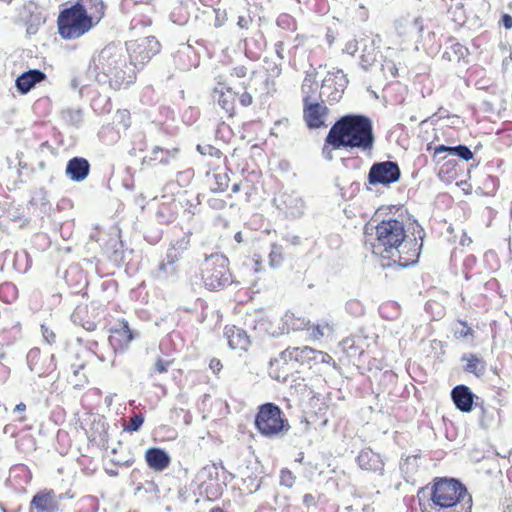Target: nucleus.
Returning <instances> with one entry per match:
<instances>
[{
	"label": "nucleus",
	"instance_id": "23",
	"mask_svg": "<svg viewBox=\"0 0 512 512\" xmlns=\"http://www.w3.org/2000/svg\"><path fill=\"white\" fill-rule=\"evenodd\" d=\"M224 335L227 338L231 349L245 351L250 345V339L246 331L236 326H226Z\"/></svg>",
	"mask_w": 512,
	"mask_h": 512
},
{
	"label": "nucleus",
	"instance_id": "34",
	"mask_svg": "<svg viewBox=\"0 0 512 512\" xmlns=\"http://www.w3.org/2000/svg\"><path fill=\"white\" fill-rule=\"evenodd\" d=\"M176 273L177 266L163 260L155 271V276L159 280H167L168 278L175 276Z\"/></svg>",
	"mask_w": 512,
	"mask_h": 512
},
{
	"label": "nucleus",
	"instance_id": "4",
	"mask_svg": "<svg viewBox=\"0 0 512 512\" xmlns=\"http://www.w3.org/2000/svg\"><path fill=\"white\" fill-rule=\"evenodd\" d=\"M431 503L422 512H469L472 497L457 479H439L431 490Z\"/></svg>",
	"mask_w": 512,
	"mask_h": 512
},
{
	"label": "nucleus",
	"instance_id": "37",
	"mask_svg": "<svg viewBox=\"0 0 512 512\" xmlns=\"http://www.w3.org/2000/svg\"><path fill=\"white\" fill-rule=\"evenodd\" d=\"M61 117L65 122L75 126L79 125L82 122V112L80 109H64L61 112Z\"/></svg>",
	"mask_w": 512,
	"mask_h": 512
},
{
	"label": "nucleus",
	"instance_id": "59",
	"mask_svg": "<svg viewBox=\"0 0 512 512\" xmlns=\"http://www.w3.org/2000/svg\"><path fill=\"white\" fill-rule=\"evenodd\" d=\"M303 503L306 507L315 506L316 499L312 494L307 493L303 496Z\"/></svg>",
	"mask_w": 512,
	"mask_h": 512
},
{
	"label": "nucleus",
	"instance_id": "54",
	"mask_svg": "<svg viewBox=\"0 0 512 512\" xmlns=\"http://www.w3.org/2000/svg\"><path fill=\"white\" fill-rule=\"evenodd\" d=\"M231 75L237 78H244L247 75V68L243 65L236 66L233 68Z\"/></svg>",
	"mask_w": 512,
	"mask_h": 512
},
{
	"label": "nucleus",
	"instance_id": "2",
	"mask_svg": "<svg viewBox=\"0 0 512 512\" xmlns=\"http://www.w3.org/2000/svg\"><path fill=\"white\" fill-rule=\"evenodd\" d=\"M89 72L94 73L98 83H108L114 90L127 88L136 80V71L128 60L127 51L115 44H109L100 51Z\"/></svg>",
	"mask_w": 512,
	"mask_h": 512
},
{
	"label": "nucleus",
	"instance_id": "12",
	"mask_svg": "<svg viewBox=\"0 0 512 512\" xmlns=\"http://www.w3.org/2000/svg\"><path fill=\"white\" fill-rule=\"evenodd\" d=\"M276 208L286 218H301L306 210V203L303 197L296 191H284L273 199Z\"/></svg>",
	"mask_w": 512,
	"mask_h": 512
},
{
	"label": "nucleus",
	"instance_id": "13",
	"mask_svg": "<svg viewBox=\"0 0 512 512\" xmlns=\"http://www.w3.org/2000/svg\"><path fill=\"white\" fill-rule=\"evenodd\" d=\"M27 364L31 372L38 377L51 374L56 369L54 355L42 356L38 348L31 349L27 354Z\"/></svg>",
	"mask_w": 512,
	"mask_h": 512
},
{
	"label": "nucleus",
	"instance_id": "19",
	"mask_svg": "<svg viewBox=\"0 0 512 512\" xmlns=\"http://www.w3.org/2000/svg\"><path fill=\"white\" fill-rule=\"evenodd\" d=\"M433 150V161L437 163L445 160L447 155L457 156L464 161H469L474 156L470 148L463 144L457 146L438 145Z\"/></svg>",
	"mask_w": 512,
	"mask_h": 512
},
{
	"label": "nucleus",
	"instance_id": "30",
	"mask_svg": "<svg viewBox=\"0 0 512 512\" xmlns=\"http://www.w3.org/2000/svg\"><path fill=\"white\" fill-rule=\"evenodd\" d=\"M461 361H465L464 371L467 373L474 374L476 377H481L486 372V362L479 358L476 354L469 353L464 354L461 357Z\"/></svg>",
	"mask_w": 512,
	"mask_h": 512
},
{
	"label": "nucleus",
	"instance_id": "45",
	"mask_svg": "<svg viewBox=\"0 0 512 512\" xmlns=\"http://www.w3.org/2000/svg\"><path fill=\"white\" fill-rule=\"evenodd\" d=\"M197 150L202 154V155H209L211 157H216V158H219L220 157V154H221V151L217 148H215L214 146L212 145H198L197 146Z\"/></svg>",
	"mask_w": 512,
	"mask_h": 512
},
{
	"label": "nucleus",
	"instance_id": "52",
	"mask_svg": "<svg viewBox=\"0 0 512 512\" xmlns=\"http://www.w3.org/2000/svg\"><path fill=\"white\" fill-rule=\"evenodd\" d=\"M332 150H335L331 144H328L326 141L324 143V146L322 148V155L323 157L328 160V161H331L333 160V153H332Z\"/></svg>",
	"mask_w": 512,
	"mask_h": 512
},
{
	"label": "nucleus",
	"instance_id": "14",
	"mask_svg": "<svg viewBox=\"0 0 512 512\" xmlns=\"http://www.w3.org/2000/svg\"><path fill=\"white\" fill-rule=\"evenodd\" d=\"M61 499L62 496L57 497L53 490L40 491L33 496L29 512H58Z\"/></svg>",
	"mask_w": 512,
	"mask_h": 512
},
{
	"label": "nucleus",
	"instance_id": "48",
	"mask_svg": "<svg viewBox=\"0 0 512 512\" xmlns=\"http://www.w3.org/2000/svg\"><path fill=\"white\" fill-rule=\"evenodd\" d=\"M343 350L346 351L349 356H355L357 354V349L354 347L353 339H345L341 343Z\"/></svg>",
	"mask_w": 512,
	"mask_h": 512
},
{
	"label": "nucleus",
	"instance_id": "41",
	"mask_svg": "<svg viewBox=\"0 0 512 512\" xmlns=\"http://www.w3.org/2000/svg\"><path fill=\"white\" fill-rule=\"evenodd\" d=\"M456 165L457 162L455 160H448L440 167L439 176L442 177L443 174H448L449 178H454L456 176Z\"/></svg>",
	"mask_w": 512,
	"mask_h": 512
},
{
	"label": "nucleus",
	"instance_id": "7",
	"mask_svg": "<svg viewBox=\"0 0 512 512\" xmlns=\"http://www.w3.org/2000/svg\"><path fill=\"white\" fill-rule=\"evenodd\" d=\"M228 259L219 254H212L202 264V280L209 290H218L232 282L227 266Z\"/></svg>",
	"mask_w": 512,
	"mask_h": 512
},
{
	"label": "nucleus",
	"instance_id": "15",
	"mask_svg": "<svg viewBox=\"0 0 512 512\" xmlns=\"http://www.w3.org/2000/svg\"><path fill=\"white\" fill-rule=\"evenodd\" d=\"M328 108L317 100L303 105V119L309 129H318L325 127V117L328 114Z\"/></svg>",
	"mask_w": 512,
	"mask_h": 512
},
{
	"label": "nucleus",
	"instance_id": "43",
	"mask_svg": "<svg viewBox=\"0 0 512 512\" xmlns=\"http://www.w3.org/2000/svg\"><path fill=\"white\" fill-rule=\"evenodd\" d=\"M319 363L329 364V365H332L334 368L337 367L336 362L333 360V358L328 353L316 350L315 365H317Z\"/></svg>",
	"mask_w": 512,
	"mask_h": 512
},
{
	"label": "nucleus",
	"instance_id": "25",
	"mask_svg": "<svg viewBox=\"0 0 512 512\" xmlns=\"http://www.w3.org/2000/svg\"><path fill=\"white\" fill-rule=\"evenodd\" d=\"M487 8L485 0H471L463 5L466 21L471 25L478 24Z\"/></svg>",
	"mask_w": 512,
	"mask_h": 512
},
{
	"label": "nucleus",
	"instance_id": "28",
	"mask_svg": "<svg viewBox=\"0 0 512 512\" xmlns=\"http://www.w3.org/2000/svg\"><path fill=\"white\" fill-rule=\"evenodd\" d=\"M235 97L236 95L231 88H227L226 91L215 89L213 94L214 100L229 116L234 114Z\"/></svg>",
	"mask_w": 512,
	"mask_h": 512
},
{
	"label": "nucleus",
	"instance_id": "20",
	"mask_svg": "<svg viewBox=\"0 0 512 512\" xmlns=\"http://www.w3.org/2000/svg\"><path fill=\"white\" fill-rule=\"evenodd\" d=\"M90 169L87 159L75 156L67 162L65 174L73 182H82L88 177Z\"/></svg>",
	"mask_w": 512,
	"mask_h": 512
},
{
	"label": "nucleus",
	"instance_id": "9",
	"mask_svg": "<svg viewBox=\"0 0 512 512\" xmlns=\"http://www.w3.org/2000/svg\"><path fill=\"white\" fill-rule=\"evenodd\" d=\"M348 78L343 70L335 69L329 71L322 81L319 96L322 102H328L330 105L338 103L348 85Z\"/></svg>",
	"mask_w": 512,
	"mask_h": 512
},
{
	"label": "nucleus",
	"instance_id": "35",
	"mask_svg": "<svg viewBox=\"0 0 512 512\" xmlns=\"http://www.w3.org/2000/svg\"><path fill=\"white\" fill-rule=\"evenodd\" d=\"M453 335L457 339H463L473 336L472 328L467 324V322L458 320L452 328Z\"/></svg>",
	"mask_w": 512,
	"mask_h": 512
},
{
	"label": "nucleus",
	"instance_id": "38",
	"mask_svg": "<svg viewBox=\"0 0 512 512\" xmlns=\"http://www.w3.org/2000/svg\"><path fill=\"white\" fill-rule=\"evenodd\" d=\"M214 185H211V191L213 192H224L229 185V177L226 173H215L213 174Z\"/></svg>",
	"mask_w": 512,
	"mask_h": 512
},
{
	"label": "nucleus",
	"instance_id": "42",
	"mask_svg": "<svg viewBox=\"0 0 512 512\" xmlns=\"http://www.w3.org/2000/svg\"><path fill=\"white\" fill-rule=\"evenodd\" d=\"M295 475L288 469H283L280 475V485L291 488L295 483Z\"/></svg>",
	"mask_w": 512,
	"mask_h": 512
},
{
	"label": "nucleus",
	"instance_id": "6",
	"mask_svg": "<svg viewBox=\"0 0 512 512\" xmlns=\"http://www.w3.org/2000/svg\"><path fill=\"white\" fill-rule=\"evenodd\" d=\"M91 18L82 7L74 3L60 11L57 19L58 33L66 40L78 39L96 26Z\"/></svg>",
	"mask_w": 512,
	"mask_h": 512
},
{
	"label": "nucleus",
	"instance_id": "24",
	"mask_svg": "<svg viewBox=\"0 0 512 512\" xmlns=\"http://www.w3.org/2000/svg\"><path fill=\"white\" fill-rule=\"evenodd\" d=\"M361 44L360 66L363 70H368L377 61L379 51L374 39L362 40Z\"/></svg>",
	"mask_w": 512,
	"mask_h": 512
},
{
	"label": "nucleus",
	"instance_id": "51",
	"mask_svg": "<svg viewBox=\"0 0 512 512\" xmlns=\"http://www.w3.org/2000/svg\"><path fill=\"white\" fill-rule=\"evenodd\" d=\"M208 204L211 208L217 209V210L223 209L226 206V202L224 200L218 199V198L209 199Z\"/></svg>",
	"mask_w": 512,
	"mask_h": 512
},
{
	"label": "nucleus",
	"instance_id": "21",
	"mask_svg": "<svg viewBox=\"0 0 512 512\" xmlns=\"http://www.w3.org/2000/svg\"><path fill=\"white\" fill-rule=\"evenodd\" d=\"M46 74L39 69H30L16 78L15 86L20 94H27L36 84L45 80Z\"/></svg>",
	"mask_w": 512,
	"mask_h": 512
},
{
	"label": "nucleus",
	"instance_id": "31",
	"mask_svg": "<svg viewBox=\"0 0 512 512\" xmlns=\"http://www.w3.org/2000/svg\"><path fill=\"white\" fill-rule=\"evenodd\" d=\"M294 362L308 366L309 368H312L315 366V352L316 349H313L309 346H302V347H294Z\"/></svg>",
	"mask_w": 512,
	"mask_h": 512
},
{
	"label": "nucleus",
	"instance_id": "36",
	"mask_svg": "<svg viewBox=\"0 0 512 512\" xmlns=\"http://www.w3.org/2000/svg\"><path fill=\"white\" fill-rule=\"evenodd\" d=\"M268 259L270 267L278 268L282 264L284 259L282 246L277 244H271Z\"/></svg>",
	"mask_w": 512,
	"mask_h": 512
},
{
	"label": "nucleus",
	"instance_id": "61",
	"mask_svg": "<svg viewBox=\"0 0 512 512\" xmlns=\"http://www.w3.org/2000/svg\"><path fill=\"white\" fill-rule=\"evenodd\" d=\"M275 50H276V54L279 58L283 59L284 58V55H283V51H284V43L282 41H279L275 44Z\"/></svg>",
	"mask_w": 512,
	"mask_h": 512
},
{
	"label": "nucleus",
	"instance_id": "62",
	"mask_svg": "<svg viewBox=\"0 0 512 512\" xmlns=\"http://www.w3.org/2000/svg\"><path fill=\"white\" fill-rule=\"evenodd\" d=\"M356 310L357 309H360V305H359V302L358 301H349L347 304H346V309L347 310Z\"/></svg>",
	"mask_w": 512,
	"mask_h": 512
},
{
	"label": "nucleus",
	"instance_id": "18",
	"mask_svg": "<svg viewBox=\"0 0 512 512\" xmlns=\"http://www.w3.org/2000/svg\"><path fill=\"white\" fill-rule=\"evenodd\" d=\"M356 462L362 470L383 474L384 460L380 454L370 448L362 449L356 458Z\"/></svg>",
	"mask_w": 512,
	"mask_h": 512
},
{
	"label": "nucleus",
	"instance_id": "17",
	"mask_svg": "<svg viewBox=\"0 0 512 512\" xmlns=\"http://www.w3.org/2000/svg\"><path fill=\"white\" fill-rule=\"evenodd\" d=\"M475 397L471 389L463 384L455 386L451 391L453 404L463 413H469L473 410Z\"/></svg>",
	"mask_w": 512,
	"mask_h": 512
},
{
	"label": "nucleus",
	"instance_id": "47",
	"mask_svg": "<svg viewBox=\"0 0 512 512\" xmlns=\"http://www.w3.org/2000/svg\"><path fill=\"white\" fill-rule=\"evenodd\" d=\"M277 25L283 29H294V19L288 14H281L277 18Z\"/></svg>",
	"mask_w": 512,
	"mask_h": 512
},
{
	"label": "nucleus",
	"instance_id": "22",
	"mask_svg": "<svg viewBox=\"0 0 512 512\" xmlns=\"http://www.w3.org/2000/svg\"><path fill=\"white\" fill-rule=\"evenodd\" d=\"M145 461L149 468L154 471H164L171 463V457L162 448L150 447L145 452Z\"/></svg>",
	"mask_w": 512,
	"mask_h": 512
},
{
	"label": "nucleus",
	"instance_id": "40",
	"mask_svg": "<svg viewBox=\"0 0 512 512\" xmlns=\"http://www.w3.org/2000/svg\"><path fill=\"white\" fill-rule=\"evenodd\" d=\"M294 352H295L294 347H289V348L285 349L284 351H282L279 354L278 358H275L273 361H271V365H273L274 363L279 364L280 362H282L283 364H288L289 362H294Z\"/></svg>",
	"mask_w": 512,
	"mask_h": 512
},
{
	"label": "nucleus",
	"instance_id": "60",
	"mask_svg": "<svg viewBox=\"0 0 512 512\" xmlns=\"http://www.w3.org/2000/svg\"><path fill=\"white\" fill-rule=\"evenodd\" d=\"M191 50V45L190 44H181V47L180 49L177 50L176 54L174 55V59L175 61L177 62L178 59H179V56L182 54V53H186L187 51H190Z\"/></svg>",
	"mask_w": 512,
	"mask_h": 512
},
{
	"label": "nucleus",
	"instance_id": "55",
	"mask_svg": "<svg viewBox=\"0 0 512 512\" xmlns=\"http://www.w3.org/2000/svg\"><path fill=\"white\" fill-rule=\"evenodd\" d=\"M499 24L503 26L505 29L512 28V16L509 14H503L499 21Z\"/></svg>",
	"mask_w": 512,
	"mask_h": 512
},
{
	"label": "nucleus",
	"instance_id": "53",
	"mask_svg": "<svg viewBox=\"0 0 512 512\" xmlns=\"http://www.w3.org/2000/svg\"><path fill=\"white\" fill-rule=\"evenodd\" d=\"M239 102L243 107H248L253 102V97L250 93L244 92L239 97Z\"/></svg>",
	"mask_w": 512,
	"mask_h": 512
},
{
	"label": "nucleus",
	"instance_id": "33",
	"mask_svg": "<svg viewBox=\"0 0 512 512\" xmlns=\"http://www.w3.org/2000/svg\"><path fill=\"white\" fill-rule=\"evenodd\" d=\"M419 457L416 455L408 456L400 464V470L404 474L405 478H411L418 470Z\"/></svg>",
	"mask_w": 512,
	"mask_h": 512
},
{
	"label": "nucleus",
	"instance_id": "27",
	"mask_svg": "<svg viewBox=\"0 0 512 512\" xmlns=\"http://www.w3.org/2000/svg\"><path fill=\"white\" fill-rule=\"evenodd\" d=\"M318 91V83L316 81V71H306L305 78L301 85V93L303 97V105L314 102V95Z\"/></svg>",
	"mask_w": 512,
	"mask_h": 512
},
{
	"label": "nucleus",
	"instance_id": "58",
	"mask_svg": "<svg viewBox=\"0 0 512 512\" xmlns=\"http://www.w3.org/2000/svg\"><path fill=\"white\" fill-rule=\"evenodd\" d=\"M324 328H328V325H325V326H321V325H317V326H314L313 327V330H312V336L316 339H319L321 337L324 336Z\"/></svg>",
	"mask_w": 512,
	"mask_h": 512
},
{
	"label": "nucleus",
	"instance_id": "29",
	"mask_svg": "<svg viewBox=\"0 0 512 512\" xmlns=\"http://www.w3.org/2000/svg\"><path fill=\"white\" fill-rule=\"evenodd\" d=\"M179 158V149H164L160 146H155L151 152L150 161H158L162 165H170L177 161Z\"/></svg>",
	"mask_w": 512,
	"mask_h": 512
},
{
	"label": "nucleus",
	"instance_id": "39",
	"mask_svg": "<svg viewBox=\"0 0 512 512\" xmlns=\"http://www.w3.org/2000/svg\"><path fill=\"white\" fill-rule=\"evenodd\" d=\"M144 423V416L141 413L134 414L133 417L130 418L129 422L124 426V431L126 432H137L140 430Z\"/></svg>",
	"mask_w": 512,
	"mask_h": 512
},
{
	"label": "nucleus",
	"instance_id": "50",
	"mask_svg": "<svg viewBox=\"0 0 512 512\" xmlns=\"http://www.w3.org/2000/svg\"><path fill=\"white\" fill-rule=\"evenodd\" d=\"M169 366H170V361H166V360L159 358L155 362L154 369L158 373H165L168 371Z\"/></svg>",
	"mask_w": 512,
	"mask_h": 512
},
{
	"label": "nucleus",
	"instance_id": "8",
	"mask_svg": "<svg viewBox=\"0 0 512 512\" xmlns=\"http://www.w3.org/2000/svg\"><path fill=\"white\" fill-rule=\"evenodd\" d=\"M124 49L127 51L128 60L137 71L160 51V44L155 37L149 36L127 42Z\"/></svg>",
	"mask_w": 512,
	"mask_h": 512
},
{
	"label": "nucleus",
	"instance_id": "49",
	"mask_svg": "<svg viewBox=\"0 0 512 512\" xmlns=\"http://www.w3.org/2000/svg\"><path fill=\"white\" fill-rule=\"evenodd\" d=\"M41 331H42V335L47 343L52 344L55 342L56 335L51 329H49L45 325H42Z\"/></svg>",
	"mask_w": 512,
	"mask_h": 512
},
{
	"label": "nucleus",
	"instance_id": "44",
	"mask_svg": "<svg viewBox=\"0 0 512 512\" xmlns=\"http://www.w3.org/2000/svg\"><path fill=\"white\" fill-rule=\"evenodd\" d=\"M381 70L384 75L389 74L391 77H396L398 74V68L392 60L385 59L381 64Z\"/></svg>",
	"mask_w": 512,
	"mask_h": 512
},
{
	"label": "nucleus",
	"instance_id": "46",
	"mask_svg": "<svg viewBox=\"0 0 512 512\" xmlns=\"http://www.w3.org/2000/svg\"><path fill=\"white\" fill-rule=\"evenodd\" d=\"M450 48L454 54V59H456L458 61L460 59L464 58L468 53L467 48L458 42L452 43Z\"/></svg>",
	"mask_w": 512,
	"mask_h": 512
},
{
	"label": "nucleus",
	"instance_id": "63",
	"mask_svg": "<svg viewBox=\"0 0 512 512\" xmlns=\"http://www.w3.org/2000/svg\"><path fill=\"white\" fill-rule=\"evenodd\" d=\"M26 410V405L24 403H19L15 406L14 412L16 413H22Z\"/></svg>",
	"mask_w": 512,
	"mask_h": 512
},
{
	"label": "nucleus",
	"instance_id": "64",
	"mask_svg": "<svg viewBox=\"0 0 512 512\" xmlns=\"http://www.w3.org/2000/svg\"><path fill=\"white\" fill-rule=\"evenodd\" d=\"M299 321H300L299 325H296V324H292V325H291V328H292L293 330L301 329L302 327H304V326L306 325V321H305V319H299Z\"/></svg>",
	"mask_w": 512,
	"mask_h": 512
},
{
	"label": "nucleus",
	"instance_id": "11",
	"mask_svg": "<svg viewBox=\"0 0 512 512\" xmlns=\"http://www.w3.org/2000/svg\"><path fill=\"white\" fill-rule=\"evenodd\" d=\"M401 177L399 165L394 161L375 162L369 169L368 182L370 185L388 186L398 182Z\"/></svg>",
	"mask_w": 512,
	"mask_h": 512
},
{
	"label": "nucleus",
	"instance_id": "32",
	"mask_svg": "<svg viewBox=\"0 0 512 512\" xmlns=\"http://www.w3.org/2000/svg\"><path fill=\"white\" fill-rule=\"evenodd\" d=\"M188 246H189V238H188V236H185L179 240L178 248H176L175 245H172V247H170L167 250L166 257L164 260L176 265L178 260L181 258V255L183 254V252L187 250Z\"/></svg>",
	"mask_w": 512,
	"mask_h": 512
},
{
	"label": "nucleus",
	"instance_id": "26",
	"mask_svg": "<svg viewBox=\"0 0 512 512\" xmlns=\"http://www.w3.org/2000/svg\"><path fill=\"white\" fill-rule=\"evenodd\" d=\"M86 12L88 17L97 25L104 16L105 5L102 0H79L75 2Z\"/></svg>",
	"mask_w": 512,
	"mask_h": 512
},
{
	"label": "nucleus",
	"instance_id": "5",
	"mask_svg": "<svg viewBox=\"0 0 512 512\" xmlns=\"http://www.w3.org/2000/svg\"><path fill=\"white\" fill-rule=\"evenodd\" d=\"M254 424L257 431L267 438L283 437L291 428L284 412L272 402L258 407Z\"/></svg>",
	"mask_w": 512,
	"mask_h": 512
},
{
	"label": "nucleus",
	"instance_id": "56",
	"mask_svg": "<svg viewBox=\"0 0 512 512\" xmlns=\"http://www.w3.org/2000/svg\"><path fill=\"white\" fill-rule=\"evenodd\" d=\"M252 19L249 16H239L237 25L242 29H247L249 25L251 24Z\"/></svg>",
	"mask_w": 512,
	"mask_h": 512
},
{
	"label": "nucleus",
	"instance_id": "16",
	"mask_svg": "<svg viewBox=\"0 0 512 512\" xmlns=\"http://www.w3.org/2000/svg\"><path fill=\"white\" fill-rule=\"evenodd\" d=\"M138 336L139 335L137 333L130 329L128 322L123 321L119 328L112 330L108 340L115 353L124 352L128 348L130 342Z\"/></svg>",
	"mask_w": 512,
	"mask_h": 512
},
{
	"label": "nucleus",
	"instance_id": "10",
	"mask_svg": "<svg viewBox=\"0 0 512 512\" xmlns=\"http://www.w3.org/2000/svg\"><path fill=\"white\" fill-rule=\"evenodd\" d=\"M219 476V468L216 464L206 465L198 472L199 489L209 500L219 498L226 487Z\"/></svg>",
	"mask_w": 512,
	"mask_h": 512
},
{
	"label": "nucleus",
	"instance_id": "57",
	"mask_svg": "<svg viewBox=\"0 0 512 512\" xmlns=\"http://www.w3.org/2000/svg\"><path fill=\"white\" fill-rule=\"evenodd\" d=\"M209 367L215 374H218L223 366L219 359L213 358L209 363Z\"/></svg>",
	"mask_w": 512,
	"mask_h": 512
},
{
	"label": "nucleus",
	"instance_id": "3",
	"mask_svg": "<svg viewBox=\"0 0 512 512\" xmlns=\"http://www.w3.org/2000/svg\"><path fill=\"white\" fill-rule=\"evenodd\" d=\"M326 142L334 149L370 151L375 142L372 121L364 115H344L331 126Z\"/></svg>",
	"mask_w": 512,
	"mask_h": 512
},
{
	"label": "nucleus",
	"instance_id": "1",
	"mask_svg": "<svg viewBox=\"0 0 512 512\" xmlns=\"http://www.w3.org/2000/svg\"><path fill=\"white\" fill-rule=\"evenodd\" d=\"M372 229L376 234L374 242L371 243L375 255L388 258L403 268L418 262L423 236H420V244L416 238L407 240L403 222L394 218L382 220Z\"/></svg>",
	"mask_w": 512,
	"mask_h": 512
}]
</instances>
